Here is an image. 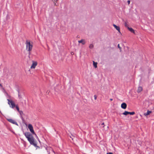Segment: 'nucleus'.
<instances>
[{
	"mask_svg": "<svg viewBox=\"0 0 154 154\" xmlns=\"http://www.w3.org/2000/svg\"><path fill=\"white\" fill-rule=\"evenodd\" d=\"M24 134L31 144L35 146H36V144L34 141L33 137L29 132H26L24 133Z\"/></svg>",
	"mask_w": 154,
	"mask_h": 154,
	"instance_id": "f257e3e1",
	"label": "nucleus"
},
{
	"mask_svg": "<svg viewBox=\"0 0 154 154\" xmlns=\"http://www.w3.org/2000/svg\"><path fill=\"white\" fill-rule=\"evenodd\" d=\"M25 44L26 45V50L29 52V55L31 54V51L32 50L33 45L32 43H31L30 41L28 40L26 41Z\"/></svg>",
	"mask_w": 154,
	"mask_h": 154,
	"instance_id": "f03ea898",
	"label": "nucleus"
},
{
	"mask_svg": "<svg viewBox=\"0 0 154 154\" xmlns=\"http://www.w3.org/2000/svg\"><path fill=\"white\" fill-rule=\"evenodd\" d=\"M28 128L29 129V130L30 132L33 134L36 135L34 131L33 127L32 125L31 124H29L28 126Z\"/></svg>",
	"mask_w": 154,
	"mask_h": 154,
	"instance_id": "7ed1b4c3",
	"label": "nucleus"
},
{
	"mask_svg": "<svg viewBox=\"0 0 154 154\" xmlns=\"http://www.w3.org/2000/svg\"><path fill=\"white\" fill-rule=\"evenodd\" d=\"M7 100L8 101V103L9 105H11V106H10L12 108H14L15 106V104L14 103L12 100H10L9 99H7Z\"/></svg>",
	"mask_w": 154,
	"mask_h": 154,
	"instance_id": "20e7f679",
	"label": "nucleus"
},
{
	"mask_svg": "<svg viewBox=\"0 0 154 154\" xmlns=\"http://www.w3.org/2000/svg\"><path fill=\"white\" fill-rule=\"evenodd\" d=\"M32 64L30 68L31 69H35L36 67V66L37 65V63L36 61H32Z\"/></svg>",
	"mask_w": 154,
	"mask_h": 154,
	"instance_id": "39448f33",
	"label": "nucleus"
},
{
	"mask_svg": "<svg viewBox=\"0 0 154 154\" xmlns=\"http://www.w3.org/2000/svg\"><path fill=\"white\" fill-rule=\"evenodd\" d=\"M135 114V112H128L126 111H125L122 114L125 115H127L128 114H130V115H132Z\"/></svg>",
	"mask_w": 154,
	"mask_h": 154,
	"instance_id": "423d86ee",
	"label": "nucleus"
},
{
	"mask_svg": "<svg viewBox=\"0 0 154 154\" xmlns=\"http://www.w3.org/2000/svg\"><path fill=\"white\" fill-rule=\"evenodd\" d=\"M7 120L9 122L18 126V124L17 123V122H16L14 120L12 119H7Z\"/></svg>",
	"mask_w": 154,
	"mask_h": 154,
	"instance_id": "0eeeda50",
	"label": "nucleus"
},
{
	"mask_svg": "<svg viewBox=\"0 0 154 154\" xmlns=\"http://www.w3.org/2000/svg\"><path fill=\"white\" fill-rule=\"evenodd\" d=\"M78 42L79 43H82L83 45H85L86 43L85 40L84 39H82L80 40H79L78 41Z\"/></svg>",
	"mask_w": 154,
	"mask_h": 154,
	"instance_id": "6e6552de",
	"label": "nucleus"
},
{
	"mask_svg": "<svg viewBox=\"0 0 154 154\" xmlns=\"http://www.w3.org/2000/svg\"><path fill=\"white\" fill-rule=\"evenodd\" d=\"M121 108L124 109L126 108L127 107V105L126 103H124L122 104L121 105Z\"/></svg>",
	"mask_w": 154,
	"mask_h": 154,
	"instance_id": "1a4fd4ad",
	"label": "nucleus"
},
{
	"mask_svg": "<svg viewBox=\"0 0 154 154\" xmlns=\"http://www.w3.org/2000/svg\"><path fill=\"white\" fill-rule=\"evenodd\" d=\"M113 26L120 33V27L119 26H117L115 24H113Z\"/></svg>",
	"mask_w": 154,
	"mask_h": 154,
	"instance_id": "9d476101",
	"label": "nucleus"
},
{
	"mask_svg": "<svg viewBox=\"0 0 154 154\" xmlns=\"http://www.w3.org/2000/svg\"><path fill=\"white\" fill-rule=\"evenodd\" d=\"M152 112L148 110L147 112L144 113V115L145 116H147L149 115Z\"/></svg>",
	"mask_w": 154,
	"mask_h": 154,
	"instance_id": "9b49d317",
	"label": "nucleus"
},
{
	"mask_svg": "<svg viewBox=\"0 0 154 154\" xmlns=\"http://www.w3.org/2000/svg\"><path fill=\"white\" fill-rule=\"evenodd\" d=\"M128 29L131 32H133L134 33H135L134 31V30L131 28H130L129 27H128Z\"/></svg>",
	"mask_w": 154,
	"mask_h": 154,
	"instance_id": "f8f14e48",
	"label": "nucleus"
},
{
	"mask_svg": "<svg viewBox=\"0 0 154 154\" xmlns=\"http://www.w3.org/2000/svg\"><path fill=\"white\" fill-rule=\"evenodd\" d=\"M143 88L141 87H139L138 88V89H137V92L138 93L142 91V90Z\"/></svg>",
	"mask_w": 154,
	"mask_h": 154,
	"instance_id": "ddd939ff",
	"label": "nucleus"
},
{
	"mask_svg": "<svg viewBox=\"0 0 154 154\" xmlns=\"http://www.w3.org/2000/svg\"><path fill=\"white\" fill-rule=\"evenodd\" d=\"M97 62H95L94 61H93V66L95 68H96L97 67Z\"/></svg>",
	"mask_w": 154,
	"mask_h": 154,
	"instance_id": "4468645a",
	"label": "nucleus"
},
{
	"mask_svg": "<svg viewBox=\"0 0 154 154\" xmlns=\"http://www.w3.org/2000/svg\"><path fill=\"white\" fill-rule=\"evenodd\" d=\"M89 47L90 49H92L94 47V45L92 44H90L89 45Z\"/></svg>",
	"mask_w": 154,
	"mask_h": 154,
	"instance_id": "2eb2a0df",
	"label": "nucleus"
},
{
	"mask_svg": "<svg viewBox=\"0 0 154 154\" xmlns=\"http://www.w3.org/2000/svg\"><path fill=\"white\" fill-rule=\"evenodd\" d=\"M124 25L125 27L127 28H128V27H129L128 24L126 22H125Z\"/></svg>",
	"mask_w": 154,
	"mask_h": 154,
	"instance_id": "dca6fc26",
	"label": "nucleus"
},
{
	"mask_svg": "<svg viewBox=\"0 0 154 154\" xmlns=\"http://www.w3.org/2000/svg\"><path fill=\"white\" fill-rule=\"evenodd\" d=\"M54 5L55 6L57 5V1H56L55 0H54Z\"/></svg>",
	"mask_w": 154,
	"mask_h": 154,
	"instance_id": "f3484780",
	"label": "nucleus"
},
{
	"mask_svg": "<svg viewBox=\"0 0 154 154\" xmlns=\"http://www.w3.org/2000/svg\"><path fill=\"white\" fill-rule=\"evenodd\" d=\"M16 108L17 109V110L19 112V109L18 106H16Z\"/></svg>",
	"mask_w": 154,
	"mask_h": 154,
	"instance_id": "a211bd4d",
	"label": "nucleus"
},
{
	"mask_svg": "<svg viewBox=\"0 0 154 154\" xmlns=\"http://www.w3.org/2000/svg\"><path fill=\"white\" fill-rule=\"evenodd\" d=\"M94 99L95 100H96L97 99V96L96 95H94Z\"/></svg>",
	"mask_w": 154,
	"mask_h": 154,
	"instance_id": "6ab92c4d",
	"label": "nucleus"
},
{
	"mask_svg": "<svg viewBox=\"0 0 154 154\" xmlns=\"http://www.w3.org/2000/svg\"><path fill=\"white\" fill-rule=\"evenodd\" d=\"M118 47L120 49H121V48L119 46V45L118 44Z\"/></svg>",
	"mask_w": 154,
	"mask_h": 154,
	"instance_id": "aec40b11",
	"label": "nucleus"
},
{
	"mask_svg": "<svg viewBox=\"0 0 154 154\" xmlns=\"http://www.w3.org/2000/svg\"><path fill=\"white\" fill-rule=\"evenodd\" d=\"M51 151H52V153H53V154H55V152H54L52 150H51Z\"/></svg>",
	"mask_w": 154,
	"mask_h": 154,
	"instance_id": "412c9836",
	"label": "nucleus"
},
{
	"mask_svg": "<svg viewBox=\"0 0 154 154\" xmlns=\"http://www.w3.org/2000/svg\"><path fill=\"white\" fill-rule=\"evenodd\" d=\"M130 1H129V0H128V1L127 2H128V5L130 4Z\"/></svg>",
	"mask_w": 154,
	"mask_h": 154,
	"instance_id": "4be33fe9",
	"label": "nucleus"
},
{
	"mask_svg": "<svg viewBox=\"0 0 154 154\" xmlns=\"http://www.w3.org/2000/svg\"><path fill=\"white\" fill-rule=\"evenodd\" d=\"M107 154H112V153L111 152H109L108 153H107Z\"/></svg>",
	"mask_w": 154,
	"mask_h": 154,
	"instance_id": "5701e85b",
	"label": "nucleus"
},
{
	"mask_svg": "<svg viewBox=\"0 0 154 154\" xmlns=\"http://www.w3.org/2000/svg\"><path fill=\"white\" fill-rule=\"evenodd\" d=\"M22 112L21 111V112H20V113L21 114V113H22Z\"/></svg>",
	"mask_w": 154,
	"mask_h": 154,
	"instance_id": "b1692460",
	"label": "nucleus"
},
{
	"mask_svg": "<svg viewBox=\"0 0 154 154\" xmlns=\"http://www.w3.org/2000/svg\"><path fill=\"white\" fill-rule=\"evenodd\" d=\"M22 112L21 111V112H20V113L21 114V113H22Z\"/></svg>",
	"mask_w": 154,
	"mask_h": 154,
	"instance_id": "393cba45",
	"label": "nucleus"
},
{
	"mask_svg": "<svg viewBox=\"0 0 154 154\" xmlns=\"http://www.w3.org/2000/svg\"><path fill=\"white\" fill-rule=\"evenodd\" d=\"M110 100H112V99H110Z\"/></svg>",
	"mask_w": 154,
	"mask_h": 154,
	"instance_id": "a878e982",
	"label": "nucleus"
},
{
	"mask_svg": "<svg viewBox=\"0 0 154 154\" xmlns=\"http://www.w3.org/2000/svg\"><path fill=\"white\" fill-rule=\"evenodd\" d=\"M48 154H50V152H49L48 153Z\"/></svg>",
	"mask_w": 154,
	"mask_h": 154,
	"instance_id": "bb28decb",
	"label": "nucleus"
},
{
	"mask_svg": "<svg viewBox=\"0 0 154 154\" xmlns=\"http://www.w3.org/2000/svg\"><path fill=\"white\" fill-rule=\"evenodd\" d=\"M102 124V125H103V124H104V123H103Z\"/></svg>",
	"mask_w": 154,
	"mask_h": 154,
	"instance_id": "cd10ccee",
	"label": "nucleus"
},
{
	"mask_svg": "<svg viewBox=\"0 0 154 154\" xmlns=\"http://www.w3.org/2000/svg\"><path fill=\"white\" fill-rule=\"evenodd\" d=\"M46 149L47 150V148H46Z\"/></svg>",
	"mask_w": 154,
	"mask_h": 154,
	"instance_id": "c85d7f7f",
	"label": "nucleus"
}]
</instances>
